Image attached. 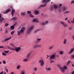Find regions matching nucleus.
Here are the masks:
<instances>
[{"label": "nucleus", "mask_w": 74, "mask_h": 74, "mask_svg": "<svg viewBox=\"0 0 74 74\" xmlns=\"http://www.w3.org/2000/svg\"><path fill=\"white\" fill-rule=\"evenodd\" d=\"M67 68L66 66H63V67H60V70L62 73H65V70H67Z\"/></svg>", "instance_id": "nucleus-5"}, {"label": "nucleus", "mask_w": 74, "mask_h": 74, "mask_svg": "<svg viewBox=\"0 0 74 74\" xmlns=\"http://www.w3.org/2000/svg\"><path fill=\"white\" fill-rule=\"evenodd\" d=\"M68 23H70V21H69V20H68Z\"/></svg>", "instance_id": "nucleus-58"}, {"label": "nucleus", "mask_w": 74, "mask_h": 74, "mask_svg": "<svg viewBox=\"0 0 74 74\" xmlns=\"http://www.w3.org/2000/svg\"><path fill=\"white\" fill-rule=\"evenodd\" d=\"M16 19H17V18L16 17H14L12 18V21H15V20H16Z\"/></svg>", "instance_id": "nucleus-15"}, {"label": "nucleus", "mask_w": 74, "mask_h": 74, "mask_svg": "<svg viewBox=\"0 0 74 74\" xmlns=\"http://www.w3.org/2000/svg\"><path fill=\"white\" fill-rule=\"evenodd\" d=\"M15 12V10H14V9H12V12H11V14L12 15V16L13 17V15L14 14V13Z\"/></svg>", "instance_id": "nucleus-10"}, {"label": "nucleus", "mask_w": 74, "mask_h": 74, "mask_svg": "<svg viewBox=\"0 0 74 74\" xmlns=\"http://www.w3.org/2000/svg\"><path fill=\"white\" fill-rule=\"evenodd\" d=\"M71 62V61L70 60H68V62L67 64V65H69V63H70Z\"/></svg>", "instance_id": "nucleus-33"}, {"label": "nucleus", "mask_w": 74, "mask_h": 74, "mask_svg": "<svg viewBox=\"0 0 74 74\" xmlns=\"http://www.w3.org/2000/svg\"><path fill=\"white\" fill-rule=\"evenodd\" d=\"M72 74H74V71H73V72L71 73Z\"/></svg>", "instance_id": "nucleus-59"}, {"label": "nucleus", "mask_w": 74, "mask_h": 74, "mask_svg": "<svg viewBox=\"0 0 74 74\" xmlns=\"http://www.w3.org/2000/svg\"><path fill=\"white\" fill-rule=\"evenodd\" d=\"M45 69H46L47 70H49V71H50L51 70V67H49L48 68H45Z\"/></svg>", "instance_id": "nucleus-20"}, {"label": "nucleus", "mask_w": 74, "mask_h": 74, "mask_svg": "<svg viewBox=\"0 0 74 74\" xmlns=\"http://www.w3.org/2000/svg\"><path fill=\"white\" fill-rule=\"evenodd\" d=\"M12 37H10L9 38H6L3 41V42H5V41H8L10 40V39H11Z\"/></svg>", "instance_id": "nucleus-11"}, {"label": "nucleus", "mask_w": 74, "mask_h": 74, "mask_svg": "<svg viewBox=\"0 0 74 74\" xmlns=\"http://www.w3.org/2000/svg\"><path fill=\"white\" fill-rule=\"evenodd\" d=\"M15 27V26L14 25H12L10 26V30H13V29H14V28Z\"/></svg>", "instance_id": "nucleus-16"}, {"label": "nucleus", "mask_w": 74, "mask_h": 74, "mask_svg": "<svg viewBox=\"0 0 74 74\" xmlns=\"http://www.w3.org/2000/svg\"><path fill=\"white\" fill-rule=\"evenodd\" d=\"M62 4H60V5H59V7H61V6H62Z\"/></svg>", "instance_id": "nucleus-57"}, {"label": "nucleus", "mask_w": 74, "mask_h": 74, "mask_svg": "<svg viewBox=\"0 0 74 74\" xmlns=\"http://www.w3.org/2000/svg\"><path fill=\"white\" fill-rule=\"evenodd\" d=\"M39 62L40 63V66H42L44 64V60H39Z\"/></svg>", "instance_id": "nucleus-8"}, {"label": "nucleus", "mask_w": 74, "mask_h": 74, "mask_svg": "<svg viewBox=\"0 0 74 74\" xmlns=\"http://www.w3.org/2000/svg\"><path fill=\"white\" fill-rule=\"evenodd\" d=\"M5 70H6V71L7 72V73H8V70L7 69H5Z\"/></svg>", "instance_id": "nucleus-54"}, {"label": "nucleus", "mask_w": 74, "mask_h": 74, "mask_svg": "<svg viewBox=\"0 0 74 74\" xmlns=\"http://www.w3.org/2000/svg\"><path fill=\"white\" fill-rule=\"evenodd\" d=\"M43 14L44 13H42V14H41L42 16L43 15Z\"/></svg>", "instance_id": "nucleus-63"}, {"label": "nucleus", "mask_w": 74, "mask_h": 74, "mask_svg": "<svg viewBox=\"0 0 74 74\" xmlns=\"http://www.w3.org/2000/svg\"><path fill=\"white\" fill-rule=\"evenodd\" d=\"M32 47L33 48H38V45L32 46Z\"/></svg>", "instance_id": "nucleus-14"}, {"label": "nucleus", "mask_w": 74, "mask_h": 74, "mask_svg": "<svg viewBox=\"0 0 74 74\" xmlns=\"http://www.w3.org/2000/svg\"><path fill=\"white\" fill-rule=\"evenodd\" d=\"M11 11V10L10 9H8L7 10H5V11H4L3 12V14H8L10 11Z\"/></svg>", "instance_id": "nucleus-6"}, {"label": "nucleus", "mask_w": 74, "mask_h": 74, "mask_svg": "<svg viewBox=\"0 0 74 74\" xmlns=\"http://www.w3.org/2000/svg\"><path fill=\"white\" fill-rule=\"evenodd\" d=\"M4 48V47L3 46H1L0 48Z\"/></svg>", "instance_id": "nucleus-55"}, {"label": "nucleus", "mask_w": 74, "mask_h": 74, "mask_svg": "<svg viewBox=\"0 0 74 74\" xmlns=\"http://www.w3.org/2000/svg\"><path fill=\"white\" fill-rule=\"evenodd\" d=\"M38 47L39 48H41L42 47V45H38Z\"/></svg>", "instance_id": "nucleus-29"}, {"label": "nucleus", "mask_w": 74, "mask_h": 74, "mask_svg": "<svg viewBox=\"0 0 74 74\" xmlns=\"http://www.w3.org/2000/svg\"><path fill=\"white\" fill-rule=\"evenodd\" d=\"M4 20V19L3 18L1 17V18L0 19V22H2Z\"/></svg>", "instance_id": "nucleus-24"}, {"label": "nucleus", "mask_w": 74, "mask_h": 74, "mask_svg": "<svg viewBox=\"0 0 74 74\" xmlns=\"http://www.w3.org/2000/svg\"><path fill=\"white\" fill-rule=\"evenodd\" d=\"M74 51V47L71 49L69 53V54H71Z\"/></svg>", "instance_id": "nucleus-12"}, {"label": "nucleus", "mask_w": 74, "mask_h": 74, "mask_svg": "<svg viewBox=\"0 0 74 74\" xmlns=\"http://www.w3.org/2000/svg\"><path fill=\"white\" fill-rule=\"evenodd\" d=\"M25 31V27H22L20 30L17 31V36H19L21 33H23Z\"/></svg>", "instance_id": "nucleus-2"}, {"label": "nucleus", "mask_w": 74, "mask_h": 74, "mask_svg": "<svg viewBox=\"0 0 74 74\" xmlns=\"http://www.w3.org/2000/svg\"><path fill=\"white\" fill-rule=\"evenodd\" d=\"M29 15H30V16L31 17V18H34V16H33L32 15V14H30Z\"/></svg>", "instance_id": "nucleus-40"}, {"label": "nucleus", "mask_w": 74, "mask_h": 74, "mask_svg": "<svg viewBox=\"0 0 74 74\" xmlns=\"http://www.w3.org/2000/svg\"><path fill=\"white\" fill-rule=\"evenodd\" d=\"M53 47H54V46H50L49 47V49H53Z\"/></svg>", "instance_id": "nucleus-25"}, {"label": "nucleus", "mask_w": 74, "mask_h": 74, "mask_svg": "<svg viewBox=\"0 0 74 74\" xmlns=\"http://www.w3.org/2000/svg\"><path fill=\"white\" fill-rule=\"evenodd\" d=\"M3 74H6L5 72Z\"/></svg>", "instance_id": "nucleus-64"}, {"label": "nucleus", "mask_w": 74, "mask_h": 74, "mask_svg": "<svg viewBox=\"0 0 74 74\" xmlns=\"http://www.w3.org/2000/svg\"><path fill=\"white\" fill-rule=\"evenodd\" d=\"M27 14H29V15H30V14H31V11H27Z\"/></svg>", "instance_id": "nucleus-41"}, {"label": "nucleus", "mask_w": 74, "mask_h": 74, "mask_svg": "<svg viewBox=\"0 0 74 74\" xmlns=\"http://www.w3.org/2000/svg\"><path fill=\"white\" fill-rule=\"evenodd\" d=\"M2 55H3L4 56H6V55H7V54H6L5 53L3 52L2 53Z\"/></svg>", "instance_id": "nucleus-36"}, {"label": "nucleus", "mask_w": 74, "mask_h": 74, "mask_svg": "<svg viewBox=\"0 0 74 74\" xmlns=\"http://www.w3.org/2000/svg\"><path fill=\"white\" fill-rule=\"evenodd\" d=\"M60 23L62 24L64 27H67V24L65 23L64 22L61 21Z\"/></svg>", "instance_id": "nucleus-7"}, {"label": "nucleus", "mask_w": 74, "mask_h": 74, "mask_svg": "<svg viewBox=\"0 0 74 74\" xmlns=\"http://www.w3.org/2000/svg\"><path fill=\"white\" fill-rule=\"evenodd\" d=\"M49 1V0H43L42 2L43 3H45V4H44V5H40L39 8H41V7H45L47 5V2H48V1Z\"/></svg>", "instance_id": "nucleus-3"}, {"label": "nucleus", "mask_w": 74, "mask_h": 74, "mask_svg": "<svg viewBox=\"0 0 74 74\" xmlns=\"http://www.w3.org/2000/svg\"><path fill=\"white\" fill-rule=\"evenodd\" d=\"M42 25H48V21H47L46 22H44L42 23Z\"/></svg>", "instance_id": "nucleus-18"}, {"label": "nucleus", "mask_w": 74, "mask_h": 74, "mask_svg": "<svg viewBox=\"0 0 74 74\" xmlns=\"http://www.w3.org/2000/svg\"><path fill=\"white\" fill-rule=\"evenodd\" d=\"M40 29H38L37 30H35L34 31V33H37L38 32H39V31H40Z\"/></svg>", "instance_id": "nucleus-23"}, {"label": "nucleus", "mask_w": 74, "mask_h": 74, "mask_svg": "<svg viewBox=\"0 0 74 74\" xmlns=\"http://www.w3.org/2000/svg\"><path fill=\"white\" fill-rule=\"evenodd\" d=\"M3 73H4V71H2V72H1L0 73V74H3Z\"/></svg>", "instance_id": "nucleus-52"}, {"label": "nucleus", "mask_w": 74, "mask_h": 74, "mask_svg": "<svg viewBox=\"0 0 74 74\" xmlns=\"http://www.w3.org/2000/svg\"><path fill=\"white\" fill-rule=\"evenodd\" d=\"M40 40H41V39L38 38L37 39V41L38 42H39L40 41Z\"/></svg>", "instance_id": "nucleus-30"}, {"label": "nucleus", "mask_w": 74, "mask_h": 74, "mask_svg": "<svg viewBox=\"0 0 74 74\" xmlns=\"http://www.w3.org/2000/svg\"><path fill=\"white\" fill-rule=\"evenodd\" d=\"M4 52H5V53H8L9 52V51L7 50V51H4Z\"/></svg>", "instance_id": "nucleus-32"}, {"label": "nucleus", "mask_w": 74, "mask_h": 74, "mask_svg": "<svg viewBox=\"0 0 74 74\" xmlns=\"http://www.w3.org/2000/svg\"><path fill=\"white\" fill-rule=\"evenodd\" d=\"M53 62H54V61L53 60H52L50 62V63H53Z\"/></svg>", "instance_id": "nucleus-50"}, {"label": "nucleus", "mask_w": 74, "mask_h": 74, "mask_svg": "<svg viewBox=\"0 0 74 74\" xmlns=\"http://www.w3.org/2000/svg\"><path fill=\"white\" fill-rule=\"evenodd\" d=\"M31 54V53L30 52L29 53H28L27 56V58H29V56H30V55Z\"/></svg>", "instance_id": "nucleus-19"}, {"label": "nucleus", "mask_w": 74, "mask_h": 74, "mask_svg": "<svg viewBox=\"0 0 74 74\" xmlns=\"http://www.w3.org/2000/svg\"><path fill=\"white\" fill-rule=\"evenodd\" d=\"M66 9H67V8L66 7H64L63 8V11H65V10H66Z\"/></svg>", "instance_id": "nucleus-31"}, {"label": "nucleus", "mask_w": 74, "mask_h": 74, "mask_svg": "<svg viewBox=\"0 0 74 74\" xmlns=\"http://www.w3.org/2000/svg\"><path fill=\"white\" fill-rule=\"evenodd\" d=\"M54 8H55V9H57V8H58V7L57 6V5H54Z\"/></svg>", "instance_id": "nucleus-35"}, {"label": "nucleus", "mask_w": 74, "mask_h": 74, "mask_svg": "<svg viewBox=\"0 0 74 74\" xmlns=\"http://www.w3.org/2000/svg\"><path fill=\"white\" fill-rule=\"evenodd\" d=\"M55 59V55L54 54L52 55L51 56L50 58V60H53V59Z\"/></svg>", "instance_id": "nucleus-9"}, {"label": "nucleus", "mask_w": 74, "mask_h": 74, "mask_svg": "<svg viewBox=\"0 0 74 74\" xmlns=\"http://www.w3.org/2000/svg\"><path fill=\"white\" fill-rule=\"evenodd\" d=\"M47 59L48 58V57H49V56H48V55H47Z\"/></svg>", "instance_id": "nucleus-53"}, {"label": "nucleus", "mask_w": 74, "mask_h": 74, "mask_svg": "<svg viewBox=\"0 0 74 74\" xmlns=\"http://www.w3.org/2000/svg\"><path fill=\"white\" fill-rule=\"evenodd\" d=\"M63 53H64L63 51H60L59 52V53H60V54H61V55H63Z\"/></svg>", "instance_id": "nucleus-28"}, {"label": "nucleus", "mask_w": 74, "mask_h": 74, "mask_svg": "<svg viewBox=\"0 0 74 74\" xmlns=\"http://www.w3.org/2000/svg\"><path fill=\"white\" fill-rule=\"evenodd\" d=\"M73 40H74V36H73Z\"/></svg>", "instance_id": "nucleus-61"}, {"label": "nucleus", "mask_w": 74, "mask_h": 74, "mask_svg": "<svg viewBox=\"0 0 74 74\" xmlns=\"http://www.w3.org/2000/svg\"><path fill=\"white\" fill-rule=\"evenodd\" d=\"M72 66H73V67H74V64H72Z\"/></svg>", "instance_id": "nucleus-62"}, {"label": "nucleus", "mask_w": 74, "mask_h": 74, "mask_svg": "<svg viewBox=\"0 0 74 74\" xmlns=\"http://www.w3.org/2000/svg\"><path fill=\"white\" fill-rule=\"evenodd\" d=\"M71 22L73 23H74V19H73V21H71Z\"/></svg>", "instance_id": "nucleus-46"}, {"label": "nucleus", "mask_w": 74, "mask_h": 74, "mask_svg": "<svg viewBox=\"0 0 74 74\" xmlns=\"http://www.w3.org/2000/svg\"><path fill=\"white\" fill-rule=\"evenodd\" d=\"M67 19H68V18L67 17L65 19V21H66V20H67Z\"/></svg>", "instance_id": "nucleus-51"}, {"label": "nucleus", "mask_w": 74, "mask_h": 74, "mask_svg": "<svg viewBox=\"0 0 74 74\" xmlns=\"http://www.w3.org/2000/svg\"><path fill=\"white\" fill-rule=\"evenodd\" d=\"M34 29V26H32L28 28L27 30V34H30L32 32V30Z\"/></svg>", "instance_id": "nucleus-4"}, {"label": "nucleus", "mask_w": 74, "mask_h": 74, "mask_svg": "<svg viewBox=\"0 0 74 74\" xmlns=\"http://www.w3.org/2000/svg\"><path fill=\"white\" fill-rule=\"evenodd\" d=\"M16 24H17V23L16 22L13 25H14V26H15V25H16Z\"/></svg>", "instance_id": "nucleus-44"}, {"label": "nucleus", "mask_w": 74, "mask_h": 74, "mask_svg": "<svg viewBox=\"0 0 74 74\" xmlns=\"http://www.w3.org/2000/svg\"><path fill=\"white\" fill-rule=\"evenodd\" d=\"M21 74H25V70H22L20 73Z\"/></svg>", "instance_id": "nucleus-17"}, {"label": "nucleus", "mask_w": 74, "mask_h": 74, "mask_svg": "<svg viewBox=\"0 0 74 74\" xmlns=\"http://www.w3.org/2000/svg\"><path fill=\"white\" fill-rule=\"evenodd\" d=\"M7 47L8 49H10V50H12V51H16V52H19V51L21 49L19 47H16L14 48L15 49L10 47L8 46Z\"/></svg>", "instance_id": "nucleus-1"}, {"label": "nucleus", "mask_w": 74, "mask_h": 74, "mask_svg": "<svg viewBox=\"0 0 74 74\" xmlns=\"http://www.w3.org/2000/svg\"><path fill=\"white\" fill-rule=\"evenodd\" d=\"M26 15V12H23L21 13V15Z\"/></svg>", "instance_id": "nucleus-21"}, {"label": "nucleus", "mask_w": 74, "mask_h": 74, "mask_svg": "<svg viewBox=\"0 0 74 74\" xmlns=\"http://www.w3.org/2000/svg\"><path fill=\"white\" fill-rule=\"evenodd\" d=\"M20 66H21L20 65L17 66V69H19V68L20 67Z\"/></svg>", "instance_id": "nucleus-38"}, {"label": "nucleus", "mask_w": 74, "mask_h": 74, "mask_svg": "<svg viewBox=\"0 0 74 74\" xmlns=\"http://www.w3.org/2000/svg\"><path fill=\"white\" fill-rule=\"evenodd\" d=\"M11 34V35L13 34L14 33V31H12L10 32Z\"/></svg>", "instance_id": "nucleus-39"}, {"label": "nucleus", "mask_w": 74, "mask_h": 74, "mask_svg": "<svg viewBox=\"0 0 74 74\" xmlns=\"http://www.w3.org/2000/svg\"><path fill=\"white\" fill-rule=\"evenodd\" d=\"M5 33H8V32H7V31H6Z\"/></svg>", "instance_id": "nucleus-60"}, {"label": "nucleus", "mask_w": 74, "mask_h": 74, "mask_svg": "<svg viewBox=\"0 0 74 74\" xmlns=\"http://www.w3.org/2000/svg\"><path fill=\"white\" fill-rule=\"evenodd\" d=\"M9 25V24H5V26L6 27V26H8Z\"/></svg>", "instance_id": "nucleus-45"}, {"label": "nucleus", "mask_w": 74, "mask_h": 74, "mask_svg": "<svg viewBox=\"0 0 74 74\" xmlns=\"http://www.w3.org/2000/svg\"><path fill=\"white\" fill-rule=\"evenodd\" d=\"M69 11H67L65 12L66 14H67V13H69Z\"/></svg>", "instance_id": "nucleus-49"}, {"label": "nucleus", "mask_w": 74, "mask_h": 74, "mask_svg": "<svg viewBox=\"0 0 74 74\" xmlns=\"http://www.w3.org/2000/svg\"><path fill=\"white\" fill-rule=\"evenodd\" d=\"M33 22H38V21L37 19H35L33 20Z\"/></svg>", "instance_id": "nucleus-26"}, {"label": "nucleus", "mask_w": 74, "mask_h": 74, "mask_svg": "<svg viewBox=\"0 0 74 74\" xmlns=\"http://www.w3.org/2000/svg\"><path fill=\"white\" fill-rule=\"evenodd\" d=\"M3 64H6V62H5V61H3Z\"/></svg>", "instance_id": "nucleus-42"}, {"label": "nucleus", "mask_w": 74, "mask_h": 74, "mask_svg": "<svg viewBox=\"0 0 74 74\" xmlns=\"http://www.w3.org/2000/svg\"><path fill=\"white\" fill-rule=\"evenodd\" d=\"M66 41H67V40L66 39H64L63 42V43L64 44H66Z\"/></svg>", "instance_id": "nucleus-27"}, {"label": "nucleus", "mask_w": 74, "mask_h": 74, "mask_svg": "<svg viewBox=\"0 0 74 74\" xmlns=\"http://www.w3.org/2000/svg\"><path fill=\"white\" fill-rule=\"evenodd\" d=\"M10 46H12V47H14L15 46L12 43H10Z\"/></svg>", "instance_id": "nucleus-34"}, {"label": "nucleus", "mask_w": 74, "mask_h": 74, "mask_svg": "<svg viewBox=\"0 0 74 74\" xmlns=\"http://www.w3.org/2000/svg\"><path fill=\"white\" fill-rule=\"evenodd\" d=\"M71 58L72 59L74 58V55H73L72 56Z\"/></svg>", "instance_id": "nucleus-47"}, {"label": "nucleus", "mask_w": 74, "mask_h": 74, "mask_svg": "<svg viewBox=\"0 0 74 74\" xmlns=\"http://www.w3.org/2000/svg\"><path fill=\"white\" fill-rule=\"evenodd\" d=\"M39 14V12L37 11H36L35 12V15H38V14Z\"/></svg>", "instance_id": "nucleus-22"}, {"label": "nucleus", "mask_w": 74, "mask_h": 74, "mask_svg": "<svg viewBox=\"0 0 74 74\" xmlns=\"http://www.w3.org/2000/svg\"><path fill=\"white\" fill-rule=\"evenodd\" d=\"M74 4V1H72L71 3V4Z\"/></svg>", "instance_id": "nucleus-43"}, {"label": "nucleus", "mask_w": 74, "mask_h": 74, "mask_svg": "<svg viewBox=\"0 0 74 74\" xmlns=\"http://www.w3.org/2000/svg\"><path fill=\"white\" fill-rule=\"evenodd\" d=\"M34 71H37V68L36 67H35L34 68Z\"/></svg>", "instance_id": "nucleus-37"}, {"label": "nucleus", "mask_w": 74, "mask_h": 74, "mask_svg": "<svg viewBox=\"0 0 74 74\" xmlns=\"http://www.w3.org/2000/svg\"><path fill=\"white\" fill-rule=\"evenodd\" d=\"M28 60H29V59L28 58H25V59H24L23 60V62H27Z\"/></svg>", "instance_id": "nucleus-13"}, {"label": "nucleus", "mask_w": 74, "mask_h": 74, "mask_svg": "<svg viewBox=\"0 0 74 74\" xmlns=\"http://www.w3.org/2000/svg\"><path fill=\"white\" fill-rule=\"evenodd\" d=\"M69 29H70V30H71V29H72V28L70 27Z\"/></svg>", "instance_id": "nucleus-56"}, {"label": "nucleus", "mask_w": 74, "mask_h": 74, "mask_svg": "<svg viewBox=\"0 0 74 74\" xmlns=\"http://www.w3.org/2000/svg\"><path fill=\"white\" fill-rule=\"evenodd\" d=\"M14 74V72H10V74Z\"/></svg>", "instance_id": "nucleus-48"}]
</instances>
